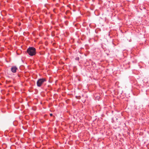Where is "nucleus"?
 <instances>
[{
	"label": "nucleus",
	"mask_w": 149,
	"mask_h": 149,
	"mask_svg": "<svg viewBox=\"0 0 149 149\" xmlns=\"http://www.w3.org/2000/svg\"><path fill=\"white\" fill-rule=\"evenodd\" d=\"M27 52L31 56H33L36 54V49L32 47H29L27 49Z\"/></svg>",
	"instance_id": "f257e3e1"
},
{
	"label": "nucleus",
	"mask_w": 149,
	"mask_h": 149,
	"mask_svg": "<svg viewBox=\"0 0 149 149\" xmlns=\"http://www.w3.org/2000/svg\"><path fill=\"white\" fill-rule=\"evenodd\" d=\"M45 81L46 79L44 78L39 79L37 82V86L39 87H40L43 82Z\"/></svg>",
	"instance_id": "f03ea898"
},
{
	"label": "nucleus",
	"mask_w": 149,
	"mask_h": 149,
	"mask_svg": "<svg viewBox=\"0 0 149 149\" xmlns=\"http://www.w3.org/2000/svg\"><path fill=\"white\" fill-rule=\"evenodd\" d=\"M105 100L104 101H103V102H104V105H107V103H108V100L109 99V97L105 95Z\"/></svg>",
	"instance_id": "7ed1b4c3"
},
{
	"label": "nucleus",
	"mask_w": 149,
	"mask_h": 149,
	"mask_svg": "<svg viewBox=\"0 0 149 149\" xmlns=\"http://www.w3.org/2000/svg\"><path fill=\"white\" fill-rule=\"evenodd\" d=\"M17 68L16 66H13L11 68V70L12 72L13 73H15L16 72Z\"/></svg>",
	"instance_id": "20e7f679"
},
{
	"label": "nucleus",
	"mask_w": 149,
	"mask_h": 149,
	"mask_svg": "<svg viewBox=\"0 0 149 149\" xmlns=\"http://www.w3.org/2000/svg\"><path fill=\"white\" fill-rule=\"evenodd\" d=\"M50 116H52V113H51V114H50Z\"/></svg>",
	"instance_id": "39448f33"
}]
</instances>
